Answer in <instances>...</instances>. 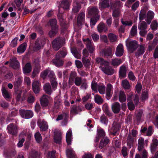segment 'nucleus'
<instances>
[{
    "label": "nucleus",
    "mask_w": 158,
    "mask_h": 158,
    "mask_svg": "<svg viewBox=\"0 0 158 158\" xmlns=\"http://www.w3.org/2000/svg\"><path fill=\"white\" fill-rule=\"evenodd\" d=\"M69 6L70 3L67 0H63L59 7V13L58 14L57 16L61 25L65 24V20L63 18L62 15L60 13V8L62 7L64 10H68L69 8Z\"/></svg>",
    "instance_id": "1"
},
{
    "label": "nucleus",
    "mask_w": 158,
    "mask_h": 158,
    "mask_svg": "<svg viewBox=\"0 0 158 158\" xmlns=\"http://www.w3.org/2000/svg\"><path fill=\"white\" fill-rule=\"evenodd\" d=\"M119 99L121 102H123L126 101V98L124 92L120 91L119 92L115 90L113 100L114 101H117Z\"/></svg>",
    "instance_id": "2"
},
{
    "label": "nucleus",
    "mask_w": 158,
    "mask_h": 158,
    "mask_svg": "<svg viewBox=\"0 0 158 158\" xmlns=\"http://www.w3.org/2000/svg\"><path fill=\"white\" fill-rule=\"evenodd\" d=\"M119 5H121V3L120 1L115 4H112L111 5L110 8L113 10L112 15L114 17H117L120 15V10L119 7Z\"/></svg>",
    "instance_id": "3"
},
{
    "label": "nucleus",
    "mask_w": 158,
    "mask_h": 158,
    "mask_svg": "<svg viewBox=\"0 0 158 158\" xmlns=\"http://www.w3.org/2000/svg\"><path fill=\"white\" fill-rule=\"evenodd\" d=\"M126 46L131 52H133L138 47L137 42L135 40H131L128 38L126 41Z\"/></svg>",
    "instance_id": "4"
},
{
    "label": "nucleus",
    "mask_w": 158,
    "mask_h": 158,
    "mask_svg": "<svg viewBox=\"0 0 158 158\" xmlns=\"http://www.w3.org/2000/svg\"><path fill=\"white\" fill-rule=\"evenodd\" d=\"M64 44V41L63 38H57L53 41V48L55 50H58Z\"/></svg>",
    "instance_id": "5"
},
{
    "label": "nucleus",
    "mask_w": 158,
    "mask_h": 158,
    "mask_svg": "<svg viewBox=\"0 0 158 158\" xmlns=\"http://www.w3.org/2000/svg\"><path fill=\"white\" fill-rule=\"evenodd\" d=\"M8 132L13 136H16L18 133V128L17 126L13 123H10L7 127Z\"/></svg>",
    "instance_id": "6"
},
{
    "label": "nucleus",
    "mask_w": 158,
    "mask_h": 158,
    "mask_svg": "<svg viewBox=\"0 0 158 158\" xmlns=\"http://www.w3.org/2000/svg\"><path fill=\"white\" fill-rule=\"evenodd\" d=\"M20 114L23 118L26 119L30 118L33 116L32 111L30 110H20Z\"/></svg>",
    "instance_id": "7"
},
{
    "label": "nucleus",
    "mask_w": 158,
    "mask_h": 158,
    "mask_svg": "<svg viewBox=\"0 0 158 158\" xmlns=\"http://www.w3.org/2000/svg\"><path fill=\"white\" fill-rule=\"evenodd\" d=\"M148 143V139H146L144 141V138L140 137L138 140V150L139 151H141L144 148L145 145L146 146L147 145Z\"/></svg>",
    "instance_id": "8"
},
{
    "label": "nucleus",
    "mask_w": 158,
    "mask_h": 158,
    "mask_svg": "<svg viewBox=\"0 0 158 158\" xmlns=\"http://www.w3.org/2000/svg\"><path fill=\"white\" fill-rule=\"evenodd\" d=\"M109 63L106 65L105 64L103 66H102L101 69L106 74L108 75H111L114 73V70L109 65Z\"/></svg>",
    "instance_id": "9"
},
{
    "label": "nucleus",
    "mask_w": 158,
    "mask_h": 158,
    "mask_svg": "<svg viewBox=\"0 0 158 158\" xmlns=\"http://www.w3.org/2000/svg\"><path fill=\"white\" fill-rule=\"evenodd\" d=\"M54 73L53 71H51L49 69H46L41 73L40 76L42 78L44 79L46 77L47 75H48V77L50 79L52 77H54V78H55V77H54Z\"/></svg>",
    "instance_id": "10"
},
{
    "label": "nucleus",
    "mask_w": 158,
    "mask_h": 158,
    "mask_svg": "<svg viewBox=\"0 0 158 158\" xmlns=\"http://www.w3.org/2000/svg\"><path fill=\"white\" fill-rule=\"evenodd\" d=\"M37 123L41 131H45L48 129V125L44 119H39Z\"/></svg>",
    "instance_id": "11"
},
{
    "label": "nucleus",
    "mask_w": 158,
    "mask_h": 158,
    "mask_svg": "<svg viewBox=\"0 0 158 158\" xmlns=\"http://www.w3.org/2000/svg\"><path fill=\"white\" fill-rule=\"evenodd\" d=\"M83 41L86 42L87 47L90 53H92L94 50V47L92 44L91 41L88 38L84 39Z\"/></svg>",
    "instance_id": "12"
},
{
    "label": "nucleus",
    "mask_w": 158,
    "mask_h": 158,
    "mask_svg": "<svg viewBox=\"0 0 158 158\" xmlns=\"http://www.w3.org/2000/svg\"><path fill=\"white\" fill-rule=\"evenodd\" d=\"M40 85L39 82L37 80H34L32 83V89L34 92L38 93L39 92L40 89Z\"/></svg>",
    "instance_id": "13"
},
{
    "label": "nucleus",
    "mask_w": 158,
    "mask_h": 158,
    "mask_svg": "<svg viewBox=\"0 0 158 158\" xmlns=\"http://www.w3.org/2000/svg\"><path fill=\"white\" fill-rule=\"evenodd\" d=\"M113 93V88L111 85L108 84L107 85L106 91V97L108 100H109L112 96Z\"/></svg>",
    "instance_id": "14"
},
{
    "label": "nucleus",
    "mask_w": 158,
    "mask_h": 158,
    "mask_svg": "<svg viewBox=\"0 0 158 158\" xmlns=\"http://www.w3.org/2000/svg\"><path fill=\"white\" fill-rule=\"evenodd\" d=\"M123 47L121 44H120L117 47L115 52L116 55L117 56H121L123 54Z\"/></svg>",
    "instance_id": "15"
},
{
    "label": "nucleus",
    "mask_w": 158,
    "mask_h": 158,
    "mask_svg": "<svg viewBox=\"0 0 158 158\" xmlns=\"http://www.w3.org/2000/svg\"><path fill=\"white\" fill-rule=\"evenodd\" d=\"M66 139L67 144H71L72 139V134L71 129L70 128L67 132L66 135Z\"/></svg>",
    "instance_id": "16"
},
{
    "label": "nucleus",
    "mask_w": 158,
    "mask_h": 158,
    "mask_svg": "<svg viewBox=\"0 0 158 158\" xmlns=\"http://www.w3.org/2000/svg\"><path fill=\"white\" fill-rule=\"evenodd\" d=\"M127 69V66L124 65H122L120 67L119 70L120 77H126Z\"/></svg>",
    "instance_id": "17"
},
{
    "label": "nucleus",
    "mask_w": 158,
    "mask_h": 158,
    "mask_svg": "<svg viewBox=\"0 0 158 158\" xmlns=\"http://www.w3.org/2000/svg\"><path fill=\"white\" fill-rule=\"evenodd\" d=\"M85 13L81 12L79 14L77 18V23L78 26L81 25L85 20Z\"/></svg>",
    "instance_id": "18"
},
{
    "label": "nucleus",
    "mask_w": 158,
    "mask_h": 158,
    "mask_svg": "<svg viewBox=\"0 0 158 158\" xmlns=\"http://www.w3.org/2000/svg\"><path fill=\"white\" fill-rule=\"evenodd\" d=\"M10 66L14 69H18L19 66V63L17 59L15 58L10 60Z\"/></svg>",
    "instance_id": "19"
},
{
    "label": "nucleus",
    "mask_w": 158,
    "mask_h": 158,
    "mask_svg": "<svg viewBox=\"0 0 158 158\" xmlns=\"http://www.w3.org/2000/svg\"><path fill=\"white\" fill-rule=\"evenodd\" d=\"M110 0H103L99 4V6L100 9L102 10L103 8H108L110 6Z\"/></svg>",
    "instance_id": "20"
},
{
    "label": "nucleus",
    "mask_w": 158,
    "mask_h": 158,
    "mask_svg": "<svg viewBox=\"0 0 158 158\" xmlns=\"http://www.w3.org/2000/svg\"><path fill=\"white\" fill-rule=\"evenodd\" d=\"M44 44V42H42V40L40 39H37L35 41V45L34 46V49L37 50H39Z\"/></svg>",
    "instance_id": "21"
},
{
    "label": "nucleus",
    "mask_w": 158,
    "mask_h": 158,
    "mask_svg": "<svg viewBox=\"0 0 158 158\" xmlns=\"http://www.w3.org/2000/svg\"><path fill=\"white\" fill-rule=\"evenodd\" d=\"M88 13L90 15H95L96 16L98 15V10L97 7H89L88 9Z\"/></svg>",
    "instance_id": "22"
},
{
    "label": "nucleus",
    "mask_w": 158,
    "mask_h": 158,
    "mask_svg": "<svg viewBox=\"0 0 158 158\" xmlns=\"http://www.w3.org/2000/svg\"><path fill=\"white\" fill-rule=\"evenodd\" d=\"M111 107L113 112L115 113H118L121 108L120 104L117 102H116L113 104Z\"/></svg>",
    "instance_id": "23"
},
{
    "label": "nucleus",
    "mask_w": 158,
    "mask_h": 158,
    "mask_svg": "<svg viewBox=\"0 0 158 158\" xmlns=\"http://www.w3.org/2000/svg\"><path fill=\"white\" fill-rule=\"evenodd\" d=\"M48 97L45 95H44L40 99V102L41 105L43 106H46L48 104Z\"/></svg>",
    "instance_id": "24"
},
{
    "label": "nucleus",
    "mask_w": 158,
    "mask_h": 158,
    "mask_svg": "<svg viewBox=\"0 0 158 158\" xmlns=\"http://www.w3.org/2000/svg\"><path fill=\"white\" fill-rule=\"evenodd\" d=\"M102 54L104 56L106 57L112 56V55L111 48L110 47L107 49L103 50L102 51Z\"/></svg>",
    "instance_id": "25"
},
{
    "label": "nucleus",
    "mask_w": 158,
    "mask_h": 158,
    "mask_svg": "<svg viewBox=\"0 0 158 158\" xmlns=\"http://www.w3.org/2000/svg\"><path fill=\"white\" fill-rule=\"evenodd\" d=\"M31 66L30 63H27L23 68V72L25 74L30 73L31 70Z\"/></svg>",
    "instance_id": "26"
},
{
    "label": "nucleus",
    "mask_w": 158,
    "mask_h": 158,
    "mask_svg": "<svg viewBox=\"0 0 158 158\" xmlns=\"http://www.w3.org/2000/svg\"><path fill=\"white\" fill-rule=\"evenodd\" d=\"M66 154L68 158H74L75 157V152L72 148H68L66 150Z\"/></svg>",
    "instance_id": "27"
},
{
    "label": "nucleus",
    "mask_w": 158,
    "mask_h": 158,
    "mask_svg": "<svg viewBox=\"0 0 158 158\" xmlns=\"http://www.w3.org/2000/svg\"><path fill=\"white\" fill-rule=\"evenodd\" d=\"M81 8L80 3L78 1H75L73 4V8L72 9L74 13L78 12Z\"/></svg>",
    "instance_id": "28"
},
{
    "label": "nucleus",
    "mask_w": 158,
    "mask_h": 158,
    "mask_svg": "<svg viewBox=\"0 0 158 158\" xmlns=\"http://www.w3.org/2000/svg\"><path fill=\"white\" fill-rule=\"evenodd\" d=\"M97 29L98 32H100L103 31L106 32L107 30V28L104 23H101L98 25Z\"/></svg>",
    "instance_id": "29"
},
{
    "label": "nucleus",
    "mask_w": 158,
    "mask_h": 158,
    "mask_svg": "<svg viewBox=\"0 0 158 158\" xmlns=\"http://www.w3.org/2000/svg\"><path fill=\"white\" fill-rule=\"evenodd\" d=\"M77 74L75 71H72L70 74L69 79V84L72 85L76 77H77Z\"/></svg>",
    "instance_id": "30"
},
{
    "label": "nucleus",
    "mask_w": 158,
    "mask_h": 158,
    "mask_svg": "<svg viewBox=\"0 0 158 158\" xmlns=\"http://www.w3.org/2000/svg\"><path fill=\"white\" fill-rule=\"evenodd\" d=\"M154 14L153 12L151 10L149 11L147 14V19L146 22L148 24H149L152 19L153 18Z\"/></svg>",
    "instance_id": "31"
},
{
    "label": "nucleus",
    "mask_w": 158,
    "mask_h": 158,
    "mask_svg": "<svg viewBox=\"0 0 158 158\" xmlns=\"http://www.w3.org/2000/svg\"><path fill=\"white\" fill-rule=\"evenodd\" d=\"M52 63L56 66L59 67L63 64V61L59 58H56L52 61Z\"/></svg>",
    "instance_id": "32"
},
{
    "label": "nucleus",
    "mask_w": 158,
    "mask_h": 158,
    "mask_svg": "<svg viewBox=\"0 0 158 158\" xmlns=\"http://www.w3.org/2000/svg\"><path fill=\"white\" fill-rule=\"evenodd\" d=\"M137 48H138L136 53V56H139L144 53L145 52V48L144 46L141 45Z\"/></svg>",
    "instance_id": "33"
},
{
    "label": "nucleus",
    "mask_w": 158,
    "mask_h": 158,
    "mask_svg": "<svg viewBox=\"0 0 158 158\" xmlns=\"http://www.w3.org/2000/svg\"><path fill=\"white\" fill-rule=\"evenodd\" d=\"M158 144V142L157 140L155 139L153 140V143L151 144L150 147L151 152L153 153L155 151Z\"/></svg>",
    "instance_id": "34"
},
{
    "label": "nucleus",
    "mask_w": 158,
    "mask_h": 158,
    "mask_svg": "<svg viewBox=\"0 0 158 158\" xmlns=\"http://www.w3.org/2000/svg\"><path fill=\"white\" fill-rule=\"evenodd\" d=\"M122 63L121 60L118 58L113 59L111 61V64L114 66H117Z\"/></svg>",
    "instance_id": "35"
},
{
    "label": "nucleus",
    "mask_w": 158,
    "mask_h": 158,
    "mask_svg": "<svg viewBox=\"0 0 158 158\" xmlns=\"http://www.w3.org/2000/svg\"><path fill=\"white\" fill-rule=\"evenodd\" d=\"M109 139L106 137L103 138L100 141L99 148H103L109 142Z\"/></svg>",
    "instance_id": "36"
},
{
    "label": "nucleus",
    "mask_w": 158,
    "mask_h": 158,
    "mask_svg": "<svg viewBox=\"0 0 158 158\" xmlns=\"http://www.w3.org/2000/svg\"><path fill=\"white\" fill-rule=\"evenodd\" d=\"M127 144L128 147L130 148L132 146L134 142V139L132 138L131 135H129L127 139Z\"/></svg>",
    "instance_id": "37"
},
{
    "label": "nucleus",
    "mask_w": 158,
    "mask_h": 158,
    "mask_svg": "<svg viewBox=\"0 0 158 158\" xmlns=\"http://www.w3.org/2000/svg\"><path fill=\"white\" fill-rule=\"evenodd\" d=\"M26 44L25 43H23L21 44L17 48V52L19 53H23L26 49Z\"/></svg>",
    "instance_id": "38"
},
{
    "label": "nucleus",
    "mask_w": 158,
    "mask_h": 158,
    "mask_svg": "<svg viewBox=\"0 0 158 158\" xmlns=\"http://www.w3.org/2000/svg\"><path fill=\"white\" fill-rule=\"evenodd\" d=\"M81 110L80 108L77 107L76 106H73L71 110V113L73 114H76L80 111Z\"/></svg>",
    "instance_id": "39"
},
{
    "label": "nucleus",
    "mask_w": 158,
    "mask_h": 158,
    "mask_svg": "<svg viewBox=\"0 0 158 158\" xmlns=\"http://www.w3.org/2000/svg\"><path fill=\"white\" fill-rule=\"evenodd\" d=\"M122 85L125 89H129L131 87L129 81L127 79H125L122 81Z\"/></svg>",
    "instance_id": "40"
},
{
    "label": "nucleus",
    "mask_w": 158,
    "mask_h": 158,
    "mask_svg": "<svg viewBox=\"0 0 158 158\" xmlns=\"http://www.w3.org/2000/svg\"><path fill=\"white\" fill-rule=\"evenodd\" d=\"M44 89L47 94H51V86L49 83H46L44 85Z\"/></svg>",
    "instance_id": "41"
},
{
    "label": "nucleus",
    "mask_w": 158,
    "mask_h": 158,
    "mask_svg": "<svg viewBox=\"0 0 158 158\" xmlns=\"http://www.w3.org/2000/svg\"><path fill=\"white\" fill-rule=\"evenodd\" d=\"M97 63H100V67L102 68V66H103L105 64L107 65L108 64V62L105 61L102 58H98L96 59Z\"/></svg>",
    "instance_id": "42"
},
{
    "label": "nucleus",
    "mask_w": 158,
    "mask_h": 158,
    "mask_svg": "<svg viewBox=\"0 0 158 158\" xmlns=\"http://www.w3.org/2000/svg\"><path fill=\"white\" fill-rule=\"evenodd\" d=\"M71 51L72 53L76 58L77 59L80 58L81 56L75 48H72Z\"/></svg>",
    "instance_id": "43"
},
{
    "label": "nucleus",
    "mask_w": 158,
    "mask_h": 158,
    "mask_svg": "<svg viewBox=\"0 0 158 158\" xmlns=\"http://www.w3.org/2000/svg\"><path fill=\"white\" fill-rule=\"evenodd\" d=\"M23 79L22 77H19L15 80L14 83V86L15 88H18L20 86L22 83Z\"/></svg>",
    "instance_id": "44"
},
{
    "label": "nucleus",
    "mask_w": 158,
    "mask_h": 158,
    "mask_svg": "<svg viewBox=\"0 0 158 158\" xmlns=\"http://www.w3.org/2000/svg\"><path fill=\"white\" fill-rule=\"evenodd\" d=\"M68 117L67 114L63 113L59 115L56 119V121H59L61 120H65Z\"/></svg>",
    "instance_id": "45"
},
{
    "label": "nucleus",
    "mask_w": 158,
    "mask_h": 158,
    "mask_svg": "<svg viewBox=\"0 0 158 158\" xmlns=\"http://www.w3.org/2000/svg\"><path fill=\"white\" fill-rule=\"evenodd\" d=\"M2 91L3 96L6 99H8L10 97V94L9 92L6 90L5 87L2 86Z\"/></svg>",
    "instance_id": "46"
},
{
    "label": "nucleus",
    "mask_w": 158,
    "mask_h": 158,
    "mask_svg": "<svg viewBox=\"0 0 158 158\" xmlns=\"http://www.w3.org/2000/svg\"><path fill=\"white\" fill-rule=\"evenodd\" d=\"M61 134L59 133L57 134L55 133L54 139V142L56 143H60L61 140Z\"/></svg>",
    "instance_id": "47"
},
{
    "label": "nucleus",
    "mask_w": 158,
    "mask_h": 158,
    "mask_svg": "<svg viewBox=\"0 0 158 158\" xmlns=\"http://www.w3.org/2000/svg\"><path fill=\"white\" fill-rule=\"evenodd\" d=\"M67 54L66 50H64L63 51H59L56 55V58H60L62 57H64Z\"/></svg>",
    "instance_id": "48"
},
{
    "label": "nucleus",
    "mask_w": 158,
    "mask_h": 158,
    "mask_svg": "<svg viewBox=\"0 0 158 158\" xmlns=\"http://www.w3.org/2000/svg\"><path fill=\"white\" fill-rule=\"evenodd\" d=\"M99 17V16L97 15V16H96L95 18L93 17L90 20V24L92 28L95 25Z\"/></svg>",
    "instance_id": "49"
},
{
    "label": "nucleus",
    "mask_w": 158,
    "mask_h": 158,
    "mask_svg": "<svg viewBox=\"0 0 158 158\" xmlns=\"http://www.w3.org/2000/svg\"><path fill=\"white\" fill-rule=\"evenodd\" d=\"M55 78L52 77L50 78L52 85L53 88H56L57 86V83L56 81V77L55 75H54Z\"/></svg>",
    "instance_id": "50"
},
{
    "label": "nucleus",
    "mask_w": 158,
    "mask_h": 158,
    "mask_svg": "<svg viewBox=\"0 0 158 158\" xmlns=\"http://www.w3.org/2000/svg\"><path fill=\"white\" fill-rule=\"evenodd\" d=\"M139 30H145L147 28V25L144 21L140 22L138 25Z\"/></svg>",
    "instance_id": "51"
},
{
    "label": "nucleus",
    "mask_w": 158,
    "mask_h": 158,
    "mask_svg": "<svg viewBox=\"0 0 158 158\" xmlns=\"http://www.w3.org/2000/svg\"><path fill=\"white\" fill-rule=\"evenodd\" d=\"M56 19H51L49 20L48 24L50 25L52 28H57L56 26Z\"/></svg>",
    "instance_id": "52"
},
{
    "label": "nucleus",
    "mask_w": 158,
    "mask_h": 158,
    "mask_svg": "<svg viewBox=\"0 0 158 158\" xmlns=\"http://www.w3.org/2000/svg\"><path fill=\"white\" fill-rule=\"evenodd\" d=\"M94 99L95 102L98 104H100L103 102L102 98L99 95L97 94L94 95Z\"/></svg>",
    "instance_id": "53"
},
{
    "label": "nucleus",
    "mask_w": 158,
    "mask_h": 158,
    "mask_svg": "<svg viewBox=\"0 0 158 158\" xmlns=\"http://www.w3.org/2000/svg\"><path fill=\"white\" fill-rule=\"evenodd\" d=\"M58 31L57 28H52V30L49 33V35L51 37H53L55 36Z\"/></svg>",
    "instance_id": "54"
},
{
    "label": "nucleus",
    "mask_w": 158,
    "mask_h": 158,
    "mask_svg": "<svg viewBox=\"0 0 158 158\" xmlns=\"http://www.w3.org/2000/svg\"><path fill=\"white\" fill-rule=\"evenodd\" d=\"M35 137L37 143H40L42 140V137L40 134L39 132H37L35 134Z\"/></svg>",
    "instance_id": "55"
},
{
    "label": "nucleus",
    "mask_w": 158,
    "mask_h": 158,
    "mask_svg": "<svg viewBox=\"0 0 158 158\" xmlns=\"http://www.w3.org/2000/svg\"><path fill=\"white\" fill-rule=\"evenodd\" d=\"M75 84L77 86L80 85L82 83V79L79 77H76L74 81Z\"/></svg>",
    "instance_id": "56"
},
{
    "label": "nucleus",
    "mask_w": 158,
    "mask_h": 158,
    "mask_svg": "<svg viewBox=\"0 0 158 158\" xmlns=\"http://www.w3.org/2000/svg\"><path fill=\"white\" fill-rule=\"evenodd\" d=\"M105 86L103 85H99L98 89L100 94H104L105 93Z\"/></svg>",
    "instance_id": "57"
},
{
    "label": "nucleus",
    "mask_w": 158,
    "mask_h": 158,
    "mask_svg": "<svg viewBox=\"0 0 158 158\" xmlns=\"http://www.w3.org/2000/svg\"><path fill=\"white\" fill-rule=\"evenodd\" d=\"M98 86L95 81L93 80L92 81L91 85V88L93 90L97 92L98 88Z\"/></svg>",
    "instance_id": "58"
},
{
    "label": "nucleus",
    "mask_w": 158,
    "mask_h": 158,
    "mask_svg": "<svg viewBox=\"0 0 158 158\" xmlns=\"http://www.w3.org/2000/svg\"><path fill=\"white\" fill-rule=\"evenodd\" d=\"M82 61L84 64L85 66L86 67H88L90 64V60L89 59H87V58L83 57Z\"/></svg>",
    "instance_id": "59"
},
{
    "label": "nucleus",
    "mask_w": 158,
    "mask_h": 158,
    "mask_svg": "<svg viewBox=\"0 0 158 158\" xmlns=\"http://www.w3.org/2000/svg\"><path fill=\"white\" fill-rule=\"evenodd\" d=\"M108 36L111 41L114 42L116 41L117 37L115 35L112 33H110L108 34Z\"/></svg>",
    "instance_id": "60"
},
{
    "label": "nucleus",
    "mask_w": 158,
    "mask_h": 158,
    "mask_svg": "<svg viewBox=\"0 0 158 158\" xmlns=\"http://www.w3.org/2000/svg\"><path fill=\"white\" fill-rule=\"evenodd\" d=\"M137 27L136 26H133L131 31V35L132 36H134L136 35L137 34Z\"/></svg>",
    "instance_id": "61"
},
{
    "label": "nucleus",
    "mask_w": 158,
    "mask_h": 158,
    "mask_svg": "<svg viewBox=\"0 0 158 158\" xmlns=\"http://www.w3.org/2000/svg\"><path fill=\"white\" fill-rule=\"evenodd\" d=\"M146 12L144 10H141L139 14V19L140 20H143L146 16Z\"/></svg>",
    "instance_id": "62"
},
{
    "label": "nucleus",
    "mask_w": 158,
    "mask_h": 158,
    "mask_svg": "<svg viewBox=\"0 0 158 158\" xmlns=\"http://www.w3.org/2000/svg\"><path fill=\"white\" fill-rule=\"evenodd\" d=\"M142 100H145L148 98V91L147 90H145L143 91L142 94Z\"/></svg>",
    "instance_id": "63"
},
{
    "label": "nucleus",
    "mask_w": 158,
    "mask_h": 158,
    "mask_svg": "<svg viewBox=\"0 0 158 158\" xmlns=\"http://www.w3.org/2000/svg\"><path fill=\"white\" fill-rule=\"evenodd\" d=\"M158 27V23L156 21H153L152 23L151 27L152 30H156Z\"/></svg>",
    "instance_id": "64"
}]
</instances>
